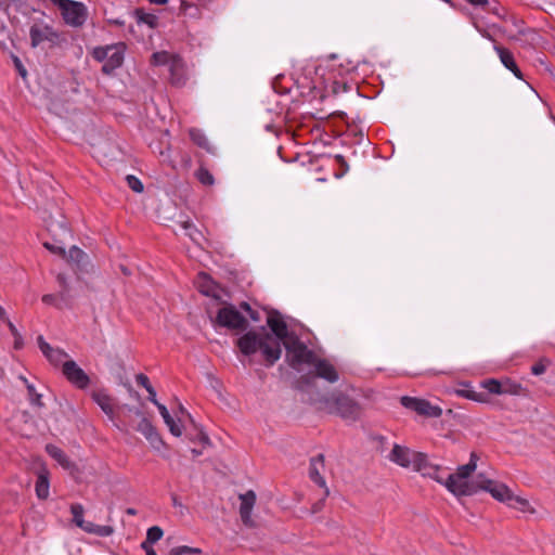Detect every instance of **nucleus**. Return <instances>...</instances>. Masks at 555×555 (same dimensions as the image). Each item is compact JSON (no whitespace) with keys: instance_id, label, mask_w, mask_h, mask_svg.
Segmentation results:
<instances>
[{"instance_id":"obj_1","label":"nucleus","mask_w":555,"mask_h":555,"mask_svg":"<svg viewBox=\"0 0 555 555\" xmlns=\"http://www.w3.org/2000/svg\"><path fill=\"white\" fill-rule=\"evenodd\" d=\"M241 353L248 358V363H260L266 367L273 366L282 356L283 344L273 337L263 326L261 331H247L236 340Z\"/></svg>"},{"instance_id":"obj_2","label":"nucleus","mask_w":555,"mask_h":555,"mask_svg":"<svg viewBox=\"0 0 555 555\" xmlns=\"http://www.w3.org/2000/svg\"><path fill=\"white\" fill-rule=\"evenodd\" d=\"M475 470L473 463L460 465L454 474L448 476L444 487L456 498L476 494V486L479 485V474L475 478L469 479Z\"/></svg>"},{"instance_id":"obj_3","label":"nucleus","mask_w":555,"mask_h":555,"mask_svg":"<svg viewBox=\"0 0 555 555\" xmlns=\"http://www.w3.org/2000/svg\"><path fill=\"white\" fill-rule=\"evenodd\" d=\"M313 371L299 376L295 383L294 388L301 392H308L315 387L317 378H322L330 384L338 382L339 374L335 366L326 359L317 357L312 364Z\"/></svg>"},{"instance_id":"obj_4","label":"nucleus","mask_w":555,"mask_h":555,"mask_svg":"<svg viewBox=\"0 0 555 555\" xmlns=\"http://www.w3.org/2000/svg\"><path fill=\"white\" fill-rule=\"evenodd\" d=\"M324 409L345 420L356 421L361 415V405L343 391H334L330 396L320 398Z\"/></svg>"},{"instance_id":"obj_5","label":"nucleus","mask_w":555,"mask_h":555,"mask_svg":"<svg viewBox=\"0 0 555 555\" xmlns=\"http://www.w3.org/2000/svg\"><path fill=\"white\" fill-rule=\"evenodd\" d=\"M55 5L64 23L73 28L82 27L89 16L88 8L85 3L75 0H50Z\"/></svg>"},{"instance_id":"obj_6","label":"nucleus","mask_w":555,"mask_h":555,"mask_svg":"<svg viewBox=\"0 0 555 555\" xmlns=\"http://www.w3.org/2000/svg\"><path fill=\"white\" fill-rule=\"evenodd\" d=\"M286 349V362L294 370L300 371L302 364L311 365L317 359L314 351L310 350L299 338L292 334V337L284 341Z\"/></svg>"},{"instance_id":"obj_7","label":"nucleus","mask_w":555,"mask_h":555,"mask_svg":"<svg viewBox=\"0 0 555 555\" xmlns=\"http://www.w3.org/2000/svg\"><path fill=\"white\" fill-rule=\"evenodd\" d=\"M211 322L215 326L245 333L249 326L248 320L231 304L220 308Z\"/></svg>"},{"instance_id":"obj_8","label":"nucleus","mask_w":555,"mask_h":555,"mask_svg":"<svg viewBox=\"0 0 555 555\" xmlns=\"http://www.w3.org/2000/svg\"><path fill=\"white\" fill-rule=\"evenodd\" d=\"M476 487L477 493L479 491L489 492L496 501L505 503L509 507H516V504L509 502L513 492L505 483L487 478L485 474L479 473V485Z\"/></svg>"},{"instance_id":"obj_9","label":"nucleus","mask_w":555,"mask_h":555,"mask_svg":"<svg viewBox=\"0 0 555 555\" xmlns=\"http://www.w3.org/2000/svg\"><path fill=\"white\" fill-rule=\"evenodd\" d=\"M400 402L404 408L415 411L420 415L428 417H440L442 415V410L439 406L431 405L430 402L425 399L403 396Z\"/></svg>"},{"instance_id":"obj_10","label":"nucleus","mask_w":555,"mask_h":555,"mask_svg":"<svg viewBox=\"0 0 555 555\" xmlns=\"http://www.w3.org/2000/svg\"><path fill=\"white\" fill-rule=\"evenodd\" d=\"M29 37L33 48H37L46 41L55 44L60 40L59 33L50 25L34 24L29 29Z\"/></svg>"},{"instance_id":"obj_11","label":"nucleus","mask_w":555,"mask_h":555,"mask_svg":"<svg viewBox=\"0 0 555 555\" xmlns=\"http://www.w3.org/2000/svg\"><path fill=\"white\" fill-rule=\"evenodd\" d=\"M62 372L69 383L80 389L87 388L90 383L87 373L74 360L64 361Z\"/></svg>"},{"instance_id":"obj_12","label":"nucleus","mask_w":555,"mask_h":555,"mask_svg":"<svg viewBox=\"0 0 555 555\" xmlns=\"http://www.w3.org/2000/svg\"><path fill=\"white\" fill-rule=\"evenodd\" d=\"M267 324L271 330L270 334L273 337H276L280 343L284 344V341H287V339L292 337L288 333L287 325L279 311L269 312Z\"/></svg>"},{"instance_id":"obj_13","label":"nucleus","mask_w":555,"mask_h":555,"mask_svg":"<svg viewBox=\"0 0 555 555\" xmlns=\"http://www.w3.org/2000/svg\"><path fill=\"white\" fill-rule=\"evenodd\" d=\"M115 49L111 50L107 55L106 63L102 66V73L104 75H112L117 68L124 63L126 46L122 42L112 44Z\"/></svg>"},{"instance_id":"obj_14","label":"nucleus","mask_w":555,"mask_h":555,"mask_svg":"<svg viewBox=\"0 0 555 555\" xmlns=\"http://www.w3.org/2000/svg\"><path fill=\"white\" fill-rule=\"evenodd\" d=\"M240 516L243 524L246 527L255 528L256 522L251 519V511L256 503V493L253 490H248L246 493L240 494Z\"/></svg>"},{"instance_id":"obj_15","label":"nucleus","mask_w":555,"mask_h":555,"mask_svg":"<svg viewBox=\"0 0 555 555\" xmlns=\"http://www.w3.org/2000/svg\"><path fill=\"white\" fill-rule=\"evenodd\" d=\"M324 469V455L318 454L310 460L309 477L319 487L324 489V496H328L330 490L326 487L325 479L322 477L321 472Z\"/></svg>"},{"instance_id":"obj_16","label":"nucleus","mask_w":555,"mask_h":555,"mask_svg":"<svg viewBox=\"0 0 555 555\" xmlns=\"http://www.w3.org/2000/svg\"><path fill=\"white\" fill-rule=\"evenodd\" d=\"M47 229L51 233L52 238L68 240L72 237L70 230L63 219H55L52 216L47 220Z\"/></svg>"},{"instance_id":"obj_17","label":"nucleus","mask_w":555,"mask_h":555,"mask_svg":"<svg viewBox=\"0 0 555 555\" xmlns=\"http://www.w3.org/2000/svg\"><path fill=\"white\" fill-rule=\"evenodd\" d=\"M47 453L54 459L64 469L73 473L77 469L76 464L69 460L62 449L54 444L46 446Z\"/></svg>"},{"instance_id":"obj_18","label":"nucleus","mask_w":555,"mask_h":555,"mask_svg":"<svg viewBox=\"0 0 555 555\" xmlns=\"http://www.w3.org/2000/svg\"><path fill=\"white\" fill-rule=\"evenodd\" d=\"M56 281L60 286V291L57 293L60 301H62L66 308H72L74 294H73V288L68 284L65 274L59 273L56 275Z\"/></svg>"},{"instance_id":"obj_19","label":"nucleus","mask_w":555,"mask_h":555,"mask_svg":"<svg viewBox=\"0 0 555 555\" xmlns=\"http://www.w3.org/2000/svg\"><path fill=\"white\" fill-rule=\"evenodd\" d=\"M413 451L409 448L395 444L390 454L389 460L402 467L411 466Z\"/></svg>"},{"instance_id":"obj_20","label":"nucleus","mask_w":555,"mask_h":555,"mask_svg":"<svg viewBox=\"0 0 555 555\" xmlns=\"http://www.w3.org/2000/svg\"><path fill=\"white\" fill-rule=\"evenodd\" d=\"M502 64L509 69L517 78L522 79V73L517 66L512 52L503 47H495Z\"/></svg>"},{"instance_id":"obj_21","label":"nucleus","mask_w":555,"mask_h":555,"mask_svg":"<svg viewBox=\"0 0 555 555\" xmlns=\"http://www.w3.org/2000/svg\"><path fill=\"white\" fill-rule=\"evenodd\" d=\"M49 472L46 468L40 469L36 481V494L38 499L46 500L49 496Z\"/></svg>"},{"instance_id":"obj_22","label":"nucleus","mask_w":555,"mask_h":555,"mask_svg":"<svg viewBox=\"0 0 555 555\" xmlns=\"http://www.w3.org/2000/svg\"><path fill=\"white\" fill-rule=\"evenodd\" d=\"M191 140L199 147L206 150L209 153H214L215 147L210 144L208 138L201 129L192 128L189 131Z\"/></svg>"},{"instance_id":"obj_23","label":"nucleus","mask_w":555,"mask_h":555,"mask_svg":"<svg viewBox=\"0 0 555 555\" xmlns=\"http://www.w3.org/2000/svg\"><path fill=\"white\" fill-rule=\"evenodd\" d=\"M92 398L106 415L111 417L113 416V403L111 397L107 393H105L104 391H94L92 393Z\"/></svg>"},{"instance_id":"obj_24","label":"nucleus","mask_w":555,"mask_h":555,"mask_svg":"<svg viewBox=\"0 0 555 555\" xmlns=\"http://www.w3.org/2000/svg\"><path fill=\"white\" fill-rule=\"evenodd\" d=\"M177 206L171 201L163 202L157 209L158 217L164 221H175L177 214Z\"/></svg>"},{"instance_id":"obj_25","label":"nucleus","mask_w":555,"mask_h":555,"mask_svg":"<svg viewBox=\"0 0 555 555\" xmlns=\"http://www.w3.org/2000/svg\"><path fill=\"white\" fill-rule=\"evenodd\" d=\"M134 17L139 24H145L152 29L158 26V17L152 13H146L143 9H135Z\"/></svg>"},{"instance_id":"obj_26","label":"nucleus","mask_w":555,"mask_h":555,"mask_svg":"<svg viewBox=\"0 0 555 555\" xmlns=\"http://www.w3.org/2000/svg\"><path fill=\"white\" fill-rule=\"evenodd\" d=\"M181 229L185 231V234L195 243H198L202 237V233L194 227L189 219H182L181 216L176 220Z\"/></svg>"},{"instance_id":"obj_27","label":"nucleus","mask_w":555,"mask_h":555,"mask_svg":"<svg viewBox=\"0 0 555 555\" xmlns=\"http://www.w3.org/2000/svg\"><path fill=\"white\" fill-rule=\"evenodd\" d=\"M158 411H159L165 424L168 426L169 431L173 436L180 437L182 435V430H181L180 426L176 423V421L172 418V416L170 415L168 409L165 405H160Z\"/></svg>"},{"instance_id":"obj_28","label":"nucleus","mask_w":555,"mask_h":555,"mask_svg":"<svg viewBox=\"0 0 555 555\" xmlns=\"http://www.w3.org/2000/svg\"><path fill=\"white\" fill-rule=\"evenodd\" d=\"M67 260L70 262V263H74L77 266V268L81 269L83 268L85 266V260H87L88 256L86 255V253L80 249L79 247L77 246H72L68 250V254H66V257Z\"/></svg>"},{"instance_id":"obj_29","label":"nucleus","mask_w":555,"mask_h":555,"mask_svg":"<svg viewBox=\"0 0 555 555\" xmlns=\"http://www.w3.org/2000/svg\"><path fill=\"white\" fill-rule=\"evenodd\" d=\"M189 421L190 423L193 425V427L195 428L196 430V434H189V439L192 441V442H195V441H198L201 442L204 447H208L211 444L210 442V439L208 437V435L203 430L202 427H198L197 424L195 423V421L193 420L192 415H189Z\"/></svg>"},{"instance_id":"obj_30","label":"nucleus","mask_w":555,"mask_h":555,"mask_svg":"<svg viewBox=\"0 0 555 555\" xmlns=\"http://www.w3.org/2000/svg\"><path fill=\"white\" fill-rule=\"evenodd\" d=\"M130 411H132L137 416L141 417V421L139 422V424L135 427V430L141 433L145 438L147 436H151L153 430L156 429L153 426V424L146 417L143 416L141 410H139V409L132 410L131 409Z\"/></svg>"},{"instance_id":"obj_31","label":"nucleus","mask_w":555,"mask_h":555,"mask_svg":"<svg viewBox=\"0 0 555 555\" xmlns=\"http://www.w3.org/2000/svg\"><path fill=\"white\" fill-rule=\"evenodd\" d=\"M83 530L99 537H109L114 533V528L112 526H101L91 521L86 522Z\"/></svg>"},{"instance_id":"obj_32","label":"nucleus","mask_w":555,"mask_h":555,"mask_svg":"<svg viewBox=\"0 0 555 555\" xmlns=\"http://www.w3.org/2000/svg\"><path fill=\"white\" fill-rule=\"evenodd\" d=\"M66 241L67 240L56 237V238H53V243L44 242L43 246L52 254H55V255H59V256L65 258L66 257V250H65Z\"/></svg>"},{"instance_id":"obj_33","label":"nucleus","mask_w":555,"mask_h":555,"mask_svg":"<svg viewBox=\"0 0 555 555\" xmlns=\"http://www.w3.org/2000/svg\"><path fill=\"white\" fill-rule=\"evenodd\" d=\"M411 465L417 472H425L429 467L427 455L413 451Z\"/></svg>"},{"instance_id":"obj_34","label":"nucleus","mask_w":555,"mask_h":555,"mask_svg":"<svg viewBox=\"0 0 555 555\" xmlns=\"http://www.w3.org/2000/svg\"><path fill=\"white\" fill-rule=\"evenodd\" d=\"M526 391H527L526 388H524L518 383L511 382L508 379L503 382V395L520 396V395H526Z\"/></svg>"},{"instance_id":"obj_35","label":"nucleus","mask_w":555,"mask_h":555,"mask_svg":"<svg viewBox=\"0 0 555 555\" xmlns=\"http://www.w3.org/2000/svg\"><path fill=\"white\" fill-rule=\"evenodd\" d=\"M70 512L73 514L74 524L83 530V528L86 527V522H87L83 519V506L78 503L72 504Z\"/></svg>"},{"instance_id":"obj_36","label":"nucleus","mask_w":555,"mask_h":555,"mask_svg":"<svg viewBox=\"0 0 555 555\" xmlns=\"http://www.w3.org/2000/svg\"><path fill=\"white\" fill-rule=\"evenodd\" d=\"M481 387L487 389L490 393L493 395H503V383L494 379L489 378L483 382H481Z\"/></svg>"},{"instance_id":"obj_37","label":"nucleus","mask_w":555,"mask_h":555,"mask_svg":"<svg viewBox=\"0 0 555 555\" xmlns=\"http://www.w3.org/2000/svg\"><path fill=\"white\" fill-rule=\"evenodd\" d=\"M164 535V531L158 526H153L147 529L146 538H145V544L153 545L157 541H159Z\"/></svg>"},{"instance_id":"obj_38","label":"nucleus","mask_w":555,"mask_h":555,"mask_svg":"<svg viewBox=\"0 0 555 555\" xmlns=\"http://www.w3.org/2000/svg\"><path fill=\"white\" fill-rule=\"evenodd\" d=\"M113 49H115V47H112V44L105 47H95L92 50L91 55L95 61L106 63L108 52Z\"/></svg>"},{"instance_id":"obj_39","label":"nucleus","mask_w":555,"mask_h":555,"mask_svg":"<svg viewBox=\"0 0 555 555\" xmlns=\"http://www.w3.org/2000/svg\"><path fill=\"white\" fill-rule=\"evenodd\" d=\"M509 502L513 504H516L515 508H517L521 512H530V513L534 512L533 508L530 507L528 500H526L521 496L515 495L514 493H512Z\"/></svg>"},{"instance_id":"obj_40","label":"nucleus","mask_w":555,"mask_h":555,"mask_svg":"<svg viewBox=\"0 0 555 555\" xmlns=\"http://www.w3.org/2000/svg\"><path fill=\"white\" fill-rule=\"evenodd\" d=\"M457 393L464 398L476 402H487L488 398L485 392H477L475 390H459Z\"/></svg>"},{"instance_id":"obj_41","label":"nucleus","mask_w":555,"mask_h":555,"mask_svg":"<svg viewBox=\"0 0 555 555\" xmlns=\"http://www.w3.org/2000/svg\"><path fill=\"white\" fill-rule=\"evenodd\" d=\"M65 358H67V353L60 348H53V350L47 357L49 362L55 366L61 363L63 364V360Z\"/></svg>"},{"instance_id":"obj_42","label":"nucleus","mask_w":555,"mask_h":555,"mask_svg":"<svg viewBox=\"0 0 555 555\" xmlns=\"http://www.w3.org/2000/svg\"><path fill=\"white\" fill-rule=\"evenodd\" d=\"M145 439L155 451H160L166 446L157 429L153 430L151 436H147Z\"/></svg>"},{"instance_id":"obj_43","label":"nucleus","mask_w":555,"mask_h":555,"mask_svg":"<svg viewBox=\"0 0 555 555\" xmlns=\"http://www.w3.org/2000/svg\"><path fill=\"white\" fill-rule=\"evenodd\" d=\"M145 439L155 451H160L166 446L157 429L153 430L151 436H147Z\"/></svg>"},{"instance_id":"obj_44","label":"nucleus","mask_w":555,"mask_h":555,"mask_svg":"<svg viewBox=\"0 0 555 555\" xmlns=\"http://www.w3.org/2000/svg\"><path fill=\"white\" fill-rule=\"evenodd\" d=\"M202 550L197 547H191L186 545L173 547L168 555H190V554H201Z\"/></svg>"},{"instance_id":"obj_45","label":"nucleus","mask_w":555,"mask_h":555,"mask_svg":"<svg viewBox=\"0 0 555 555\" xmlns=\"http://www.w3.org/2000/svg\"><path fill=\"white\" fill-rule=\"evenodd\" d=\"M128 186L135 193H142L144 185L137 176H126Z\"/></svg>"},{"instance_id":"obj_46","label":"nucleus","mask_w":555,"mask_h":555,"mask_svg":"<svg viewBox=\"0 0 555 555\" xmlns=\"http://www.w3.org/2000/svg\"><path fill=\"white\" fill-rule=\"evenodd\" d=\"M27 390H28L29 400H30L31 404H35L39 408L43 406V403L41 401V395L36 392L35 387L33 385L28 384Z\"/></svg>"},{"instance_id":"obj_47","label":"nucleus","mask_w":555,"mask_h":555,"mask_svg":"<svg viewBox=\"0 0 555 555\" xmlns=\"http://www.w3.org/2000/svg\"><path fill=\"white\" fill-rule=\"evenodd\" d=\"M42 301L47 305H54L57 309L66 308L59 299V295L47 294L42 296Z\"/></svg>"},{"instance_id":"obj_48","label":"nucleus","mask_w":555,"mask_h":555,"mask_svg":"<svg viewBox=\"0 0 555 555\" xmlns=\"http://www.w3.org/2000/svg\"><path fill=\"white\" fill-rule=\"evenodd\" d=\"M37 343H38L39 349L47 358L48 354L53 350V347L49 343H47L42 336H38Z\"/></svg>"},{"instance_id":"obj_49","label":"nucleus","mask_w":555,"mask_h":555,"mask_svg":"<svg viewBox=\"0 0 555 555\" xmlns=\"http://www.w3.org/2000/svg\"><path fill=\"white\" fill-rule=\"evenodd\" d=\"M153 62L156 65H164L169 60V54L165 51L163 52H156L152 55Z\"/></svg>"},{"instance_id":"obj_50","label":"nucleus","mask_w":555,"mask_h":555,"mask_svg":"<svg viewBox=\"0 0 555 555\" xmlns=\"http://www.w3.org/2000/svg\"><path fill=\"white\" fill-rule=\"evenodd\" d=\"M135 382L138 385L144 387L146 390L153 387L150 383L149 377L143 373H140L135 376Z\"/></svg>"},{"instance_id":"obj_51","label":"nucleus","mask_w":555,"mask_h":555,"mask_svg":"<svg viewBox=\"0 0 555 555\" xmlns=\"http://www.w3.org/2000/svg\"><path fill=\"white\" fill-rule=\"evenodd\" d=\"M545 370L546 365L544 364V359H541L539 362L531 366V373L533 375H541L545 372Z\"/></svg>"},{"instance_id":"obj_52","label":"nucleus","mask_w":555,"mask_h":555,"mask_svg":"<svg viewBox=\"0 0 555 555\" xmlns=\"http://www.w3.org/2000/svg\"><path fill=\"white\" fill-rule=\"evenodd\" d=\"M203 278L207 281V284H202V285L199 286V291H201V293H203L204 295L209 296V295H211V289H210V288H211V285H210V284H211V281H210L209 279H207V275H206V274H203Z\"/></svg>"},{"instance_id":"obj_53","label":"nucleus","mask_w":555,"mask_h":555,"mask_svg":"<svg viewBox=\"0 0 555 555\" xmlns=\"http://www.w3.org/2000/svg\"><path fill=\"white\" fill-rule=\"evenodd\" d=\"M14 65H15V68L17 69L18 74L25 78L27 76V70L26 68L24 67V65L22 64L21 60L18 57H14Z\"/></svg>"},{"instance_id":"obj_54","label":"nucleus","mask_w":555,"mask_h":555,"mask_svg":"<svg viewBox=\"0 0 555 555\" xmlns=\"http://www.w3.org/2000/svg\"><path fill=\"white\" fill-rule=\"evenodd\" d=\"M199 182L205 186H210L215 183L214 176H197Z\"/></svg>"},{"instance_id":"obj_55","label":"nucleus","mask_w":555,"mask_h":555,"mask_svg":"<svg viewBox=\"0 0 555 555\" xmlns=\"http://www.w3.org/2000/svg\"><path fill=\"white\" fill-rule=\"evenodd\" d=\"M149 392V400L154 403L157 409H159L160 405H163L160 402H158V400L156 399V391L154 389V387L150 388L149 390H146Z\"/></svg>"},{"instance_id":"obj_56","label":"nucleus","mask_w":555,"mask_h":555,"mask_svg":"<svg viewBox=\"0 0 555 555\" xmlns=\"http://www.w3.org/2000/svg\"><path fill=\"white\" fill-rule=\"evenodd\" d=\"M434 468V473H426L427 475H429L431 478H434L436 481H438L439 483L443 485L444 486V482H446V479L441 478L439 475H438V467L435 466L433 467Z\"/></svg>"},{"instance_id":"obj_57","label":"nucleus","mask_w":555,"mask_h":555,"mask_svg":"<svg viewBox=\"0 0 555 555\" xmlns=\"http://www.w3.org/2000/svg\"><path fill=\"white\" fill-rule=\"evenodd\" d=\"M336 160L340 165V169H341L343 173H345L346 171L349 170L348 164L341 155H337Z\"/></svg>"},{"instance_id":"obj_58","label":"nucleus","mask_w":555,"mask_h":555,"mask_svg":"<svg viewBox=\"0 0 555 555\" xmlns=\"http://www.w3.org/2000/svg\"><path fill=\"white\" fill-rule=\"evenodd\" d=\"M466 1L474 7H480L482 9H485L488 5V0H466Z\"/></svg>"},{"instance_id":"obj_59","label":"nucleus","mask_w":555,"mask_h":555,"mask_svg":"<svg viewBox=\"0 0 555 555\" xmlns=\"http://www.w3.org/2000/svg\"><path fill=\"white\" fill-rule=\"evenodd\" d=\"M8 324V327L13 336H18L20 332L17 331L16 326L5 317L4 320Z\"/></svg>"},{"instance_id":"obj_60","label":"nucleus","mask_w":555,"mask_h":555,"mask_svg":"<svg viewBox=\"0 0 555 555\" xmlns=\"http://www.w3.org/2000/svg\"><path fill=\"white\" fill-rule=\"evenodd\" d=\"M141 547L145 551L146 555H157L153 546L145 544V542H142Z\"/></svg>"},{"instance_id":"obj_61","label":"nucleus","mask_w":555,"mask_h":555,"mask_svg":"<svg viewBox=\"0 0 555 555\" xmlns=\"http://www.w3.org/2000/svg\"><path fill=\"white\" fill-rule=\"evenodd\" d=\"M326 496L323 495V498L321 500H319L315 504H313L312 506V513H318L322 509L323 507V502L325 500Z\"/></svg>"},{"instance_id":"obj_62","label":"nucleus","mask_w":555,"mask_h":555,"mask_svg":"<svg viewBox=\"0 0 555 555\" xmlns=\"http://www.w3.org/2000/svg\"><path fill=\"white\" fill-rule=\"evenodd\" d=\"M23 347V337L21 334L18 336H14V348L21 349Z\"/></svg>"},{"instance_id":"obj_63","label":"nucleus","mask_w":555,"mask_h":555,"mask_svg":"<svg viewBox=\"0 0 555 555\" xmlns=\"http://www.w3.org/2000/svg\"><path fill=\"white\" fill-rule=\"evenodd\" d=\"M248 315L249 318L254 321V322H258L260 321V314L258 311L251 309L249 312H248Z\"/></svg>"},{"instance_id":"obj_64","label":"nucleus","mask_w":555,"mask_h":555,"mask_svg":"<svg viewBox=\"0 0 555 555\" xmlns=\"http://www.w3.org/2000/svg\"><path fill=\"white\" fill-rule=\"evenodd\" d=\"M478 460H479V455L476 452H472L468 463H473L474 464V468L476 469L477 468Z\"/></svg>"}]
</instances>
